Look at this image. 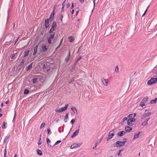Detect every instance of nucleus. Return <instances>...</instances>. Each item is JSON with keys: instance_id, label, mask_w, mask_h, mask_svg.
<instances>
[{"instance_id": "f257e3e1", "label": "nucleus", "mask_w": 157, "mask_h": 157, "mask_svg": "<svg viewBox=\"0 0 157 157\" xmlns=\"http://www.w3.org/2000/svg\"><path fill=\"white\" fill-rule=\"evenodd\" d=\"M56 27L57 23L55 21H54L53 22L51 29L49 31V33H52L55 30Z\"/></svg>"}, {"instance_id": "f03ea898", "label": "nucleus", "mask_w": 157, "mask_h": 157, "mask_svg": "<svg viewBox=\"0 0 157 157\" xmlns=\"http://www.w3.org/2000/svg\"><path fill=\"white\" fill-rule=\"evenodd\" d=\"M157 82V79L156 78H152L150 80L148 81L147 83L148 85H151L156 83Z\"/></svg>"}, {"instance_id": "7ed1b4c3", "label": "nucleus", "mask_w": 157, "mask_h": 157, "mask_svg": "<svg viewBox=\"0 0 157 157\" xmlns=\"http://www.w3.org/2000/svg\"><path fill=\"white\" fill-rule=\"evenodd\" d=\"M82 144V143H75L72 144L70 147V148L71 149L76 148L78 147H79Z\"/></svg>"}, {"instance_id": "20e7f679", "label": "nucleus", "mask_w": 157, "mask_h": 157, "mask_svg": "<svg viewBox=\"0 0 157 157\" xmlns=\"http://www.w3.org/2000/svg\"><path fill=\"white\" fill-rule=\"evenodd\" d=\"M114 134L113 133H111V132H109L108 134V136L107 138V141H108L113 137L114 136Z\"/></svg>"}, {"instance_id": "39448f33", "label": "nucleus", "mask_w": 157, "mask_h": 157, "mask_svg": "<svg viewBox=\"0 0 157 157\" xmlns=\"http://www.w3.org/2000/svg\"><path fill=\"white\" fill-rule=\"evenodd\" d=\"M151 114V112H148L145 113L143 115L141 118V119H143L145 118V117L149 116Z\"/></svg>"}, {"instance_id": "423d86ee", "label": "nucleus", "mask_w": 157, "mask_h": 157, "mask_svg": "<svg viewBox=\"0 0 157 157\" xmlns=\"http://www.w3.org/2000/svg\"><path fill=\"white\" fill-rule=\"evenodd\" d=\"M49 19H46L44 21V25L46 29H47L49 25Z\"/></svg>"}, {"instance_id": "0eeeda50", "label": "nucleus", "mask_w": 157, "mask_h": 157, "mask_svg": "<svg viewBox=\"0 0 157 157\" xmlns=\"http://www.w3.org/2000/svg\"><path fill=\"white\" fill-rule=\"evenodd\" d=\"M71 57V52L70 51V50H69V52L67 54V56L65 59V61L66 62H68L69 61V59H70Z\"/></svg>"}, {"instance_id": "6e6552de", "label": "nucleus", "mask_w": 157, "mask_h": 157, "mask_svg": "<svg viewBox=\"0 0 157 157\" xmlns=\"http://www.w3.org/2000/svg\"><path fill=\"white\" fill-rule=\"evenodd\" d=\"M150 118H148L145 119L142 123L141 125L143 126H145L147 125L148 123L147 122L149 120Z\"/></svg>"}, {"instance_id": "1a4fd4ad", "label": "nucleus", "mask_w": 157, "mask_h": 157, "mask_svg": "<svg viewBox=\"0 0 157 157\" xmlns=\"http://www.w3.org/2000/svg\"><path fill=\"white\" fill-rule=\"evenodd\" d=\"M115 144L117 147L123 146L121 141H117L115 143Z\"/></svg>"}, {"instance_id": "9d476101", "label": "nucleus", "mask_w": 157, "mask_h": 157, "mask_svg": "<svg viewBox=\"0 0 157 157\" xmlns=\"http://www.w3.org/2000/svg\"><path fill=\"white\" fill-rule=\"evenodd\" d=\"M75 66L74 64L71 65L68 70L70 72H72L74 71Z\"/></svg>"}, {"instance_id": "9b49d317", "label": "nucleus", "mask_w": 157, "mask_h": 157, "mask_svg": "<svg viewBox=\"0 0 157 157\" xmlns=\"http://www.w3.org/2000/svg\"><path fill=\"white\" fill-rule=\"evenodd\" d=\"M10 134H8L5 137V138L3 141V143H6L10 138Z\"/></svg>"}, {"instance_id": "f8f14e48", "label": "nucleus", "mask_w": 157, "mask_h": 157, "mask_svg": "<svg viewBox=\"0 0 157 157\" xmlns=\"http://www.w3.org/2000/svg\"><path fill=\"white\" fill-rule=\"evenodd\" d=\"M79 129H77L73 133V135L71 136V137L72 138H73L76 136L77 135H78V133L79 132Z\"/></svg>"}, {"instance_id": "ddd939ff", "label": "nucleus", "mask_w": 157, "mask_h": 157, "mask_svg": "<svg viewBox=\"0 0 157 157\" xmlns=\"http://www.w3.org/2000/svg\"><path fill=\"white\" fill-rule=\"evenodd\" d=\"M29 50H25L24 52V55L22 56V57L24 58L25 57L28 56L29 54Z\"/></svg>"}, {"instance_id": "4468645a", "label": "nucleus", "mask_w": 157, "mask_h": 157, "mask_svg": "<svg viewBox=\"0 0 157 157\" xmlns=\"http://www.w3.org/2000/svg\"><path fill=\"white\" fill-rule=\"evenodd\" d=\"M125 133L126 132L124 131L119 132L117 133V135L119 136H123L124 135Z\"/></svg>"}, {"instance_id": "2eb2a0df", "label": "nucleus", "mask_w": 157, "mask_h": 157, "mask_svg": "<svg viewBox=\"0 0 157 157\" xmlns=\"http://www.w3.org/2000/svg\"><path fill=\"white\" fill-rule=\"evenodd\" d=\"M132 130V128H131L129 126H127L125 128V130L127 132H130Z\"/></svg>"}, {"instance_id": "dca6fc26", "label": "nucleus", "mask_w": 157, "mask_h": 157, "mask_svg": "<svg viewBox=\"0 0 157 157\" xmlns=\"http://www.w3.org/2000/svg\"><path fill=\"white\" fill-rule=\"evenodd\" d=\"M102 82L105 85L107 86L108 84V81L107 80L104 78L101 79Z\"/></svg>"}, {"instance_id": "f3484780", "label": "nucleus", "mask_w": 157, "mask_h": 157, "mask_svg": "<svg viewBox=\"0 0 157 157\" xmlns=\"http://www.w3.org/2000/svg\"><path fill=\"white\" fill-rule=\"evenodd\" d=\"M69 105L68 104H66L65 105V106L64 107H62L60 108L61 109V110L62 112H63L65 110H66L67 109V107Z\"/></svg>"}, {"instance_id": "a211bd4d", "label": "nucleus", "mask_w": 157, "mask_h": 157, "mask_svg": "<svg viewBox=\"0 0 157 157\" xmlns=\"http://www.w3.org/2000/svg\"><path fill=\"white\" fill-rule=\"evenodd\" d=\"M82 57L81 56H79L77 58V59L75 60L74 64H73L75 66L77 62L79 61L80 60L82 59Z\"/></svg>"}, {"instance_id": "6ab92c4d", "label": "nucleus", "mask_w": 157, "mask_h": 157, "mask_svg": "<svg viewBox=\"0 0 157 157\" xmlns=\"http://www.w3.org/2000/svg\"><path fill=\"white\" fill-rule=\"evenodd\" d=\"M42 50H41V52H45L48 50L47 48L45 45H43L42 46Z\"/></svg>"}, {"instance_id": "aec40b11", "label": "nucleus", "mask_w": 157, "mask_h": 157, "mask_svg": "<svg viewBox=\"0 0 157 157\" xmlns=\"http://www.w3.org/2000/svg\"><path fill=\"white\" fill-rule=\"evenodd\" d=\"M38 45H36L34 48V51L33 53V56L35 55L36 54L37 51V48H38Z\"/></svg>"}, {"instance_id": "412c9836", "label": "nucleus", "mask_w": 157, "mask_h": 157, "mask_svg": "<svg viewBox=\"0 0 157 157\" xmlns=\"http://www.w3.org/2000/svg\"><path fill=\"white\" fill-rule=\"evenodd\" d=\"M140 132H139L138 133L135 134L133 139H134L138 138L139 136V134L140 133Z\"/></svg>"}, {"instance_id": "4be33fe9", "label": "nucleus", "mask_w": 157, "mask_h": 157, "mask_svg": "<svg viewBox=\"0 0 157 157\" xmlns=\"http://www.w3.org/2000/svg\"><path fill=\"white\" fill-rule=\"evenodd\" d=\"M71 110L73 111V112L75 113H78L75 107H71Z\"/></svg>"}, {"instance_id": "5701e85b", "label": "nucleus", "mask_w": 157, "mask_h": 157, "mask_svg": "<svg viewBox=\"0 0 157 157\" xmlns=\"http://www.w3.org/2000/svg\"><path fill=\"white\" fill-rule=\"evenodd\" d=\"M157 101V98H155L154 100H151L150 102V104H155Z\"/></svg>"}, {"instance_id": "b1692460", "label": "nucleus", "mask_w": 157, "mask_h": 157, "mask_svg": "<svg viewBox=\"0 0 157 157\" xmlns=\"http://www.w3.org/2000/svg\"><path fill=\"white\" fill-rule=\"evenodd\" d=\"M127 123V124L129 126H131L132 124V122L130 119L128 120Z\"/></svg>"}, {"instance_id": "393cba45", "label": "nucleus", "mask_w": 157, "mask_h": 157, "mask_svg": "<svg viewBox=\"0 0 157 157\" xmlns=\"http://www.w3.org/2000/svg\"><path fill=\"white\" fill-rule=\"evenodd\" d=\"M136 115V113H132V114H130L128 115V117H129V118H134Z\"/></svg>"}, {"instance_id": "a878e982", "label": "nucleus", "mask_w": 157, "mask_h": 157, "mask_svg": "<svg viewBox=\"0 0 157 157\" xmlns=\"http://www.w3.org/2000/svg\"><path fill=\"white\" fill-rule=\"evenodd\" d=\"M54 15L51 14L49 19H49V21L51 22L54 19Z\"/></svg>"}, {"instance_id": "bb28decb", "label": "nucleus", "mask_w": 157, "mask_h": 157, "mask_svg": "<svg viewBox=\"0 0 157 157\" xmlns=\"http://www.w3.org/2000/svg\"><path fill=\"white\" fill-rule=\"evenodd\" d=\"M37 154L41 156L43 154L42 151L39 149H37Z\"/></svg>"}, {"instance_id": "cd10ccee", "label": "nucleus", "mask_w": 157, "mask_h": 157, "mask_svg": "<svg viewBox=\"0 0 157 157\" xmlns=\"http://www.w3.org/2000/svg\"><path fill=\"white\" fill-rule=\"evenodd\" d=\"M55 33H54L53 34L50 35L49 36V38L51 39H52L54 38L55 36Z\"/></svg>"}, {"instance_id": "c85d7f7f", "label": "nucleus", "mask_w": 157, "mask_h": 157, "mask_svg": "<svg viewBox=\"0 0 157 157\" xmlns=\"http://www.w3.org/2000/svg\"><path fill=\"white\" fill-rule=\"evenodd\" d=\"M7 124V123L6 122H4L2 125V128L3 129L6 128L7 127V126H6V125Z\"/></svg>"}, {"instance_id": "c756f323", "label": "nucleus", "mask_w": 157, "mask_h": 157, "mask_svg": "<svg viewBox=\"0 0 157 157\" xmlns=\"http://www.w3.org/2000/svg\"><path fill=\"white\" fill-rule=\"evenodd\" d=\"M74 40V38L72 36L69 37V42H72Z\"/></svg>"}, {"instance_id": "7c9ffc66", "label": "nucleus", "mask_w": 157, "mask_h": 157, "mask_svg": "<svg viewBox=\"0 0 157 157\" xmlns=\"http://www.w3.org/2000/svg\"><path fill=\"white\" fill-rule=\"evenodd\" d=\"M38 78H35L33 79L32 82L33 83H35L38 82Z\"/></svg>"}, {"instance_id": "2f4dec72", "label": "nucleus", "mask_w": 157, "mask_h": 157, "mask_svg": "<svg viewBox=\"0 0 157 157\" xmlns=\"http://www.w3.org/2000/svg\"><path fill=\"white\" fill-rule=\"evenodd\" d=\"M32 67V63H31L27 67V68L26 70L27 71H29Z\"/></svg>"}, {"instance_id": "473e14b6", "label": "nucleus", "mask_w": 157, "mask_h": 157, "mask_svg": "<svg viewBox=\"0 0 157 157\" xmlns=\"http://www.w3.org/2000/svg\"><path fill=\"white\" fill-rule=\"evenodd\" d=\"M29 91L28 90L25 89L24 90V94H27L29 93Z\"/></svg>"}, {"instance_id": "72a5a7b5", "label": "nucleus", "mask_w": 157, "mask_h": 157, "mask_svg": "<svg viewBox=\"0 0 157 157\" xmlns=\"http://www.w3.org/2000/svg\"><path fill=\"white\" fill-rule=\"evenodd\" d=\"M148 99V97H147V98H144L142 99L141 101L144 102V103H145L147 102V100Z\"/></svg>"}, {"instance_id": "f704fd0d", "label": "nucleus", "mask_w": 157, "mask_h": 157, "mask_svg": "<svg viewBox=\"0 0 157 157\" xmlns=\"http://www.w3.org/2000/svg\"><path fill=\"white\" fill-rule=\"evenodd\" d=\"M23 64H20L18 67V68L19 69H21L23 67Z\"/></svg>"}, {"instance_id": "c9c22d12", "label": "nucleus", "mask_w": 157, "mask_h": 157, "mask_svg": "<svg viewBox=\"0 0 157 157\" xmlns=\"http://www.w3.org/2000/svg\"><path fill=\"white\" fill-rule=\"evenodd\" d=\"M56 112V113H61L62 112V111L61 110V108H59V109H56L55 110Z\"/></svg>"}, {"instance_id": "e433bc0d", "label": "nucleus", "mask_w": 157, "mask_h": 157, "mask_svg": "<svg viewBox=\"0 0 157 157\" xmlns=\"http://www.w3.org/2000/svg\"><path fill=\"white\" fill-rule=\"evenodd\" d=\"M68 113H67L66 114V116H65L64 117V120H67V119H68Z\"/></svg>"}, {"instance_id": "4c0bfd02", "label": "nucleus", "mask_w": 157, "mask_h": 157, "mask_svg": "<svg viewBox=\"0 0 157 157\" xmlns=\"http://www.w3.org/2000/svg\"><path fill=\"white\" fill-rule=\"evenodd\" d=\"M140 106H142V107H143V106H144L145 105V103L144 102L141 101L140 102Z\"/></svg>"}, {"instance_id": "58836bf2", "label": "nucleus", "mask_w": 157, "mask_h": 157, "mask_svg": "<svg viewBox=\"0 0 157 157\" xmlns=\"http://www.w3.org/2000/svg\"><path fill=\"white\" fill-rule=\"evenodd\" d=\"M45 123H42L40 125V129H42V128L45 125Z\"/></svg>"}, {"instance_id": "ea45409f", "label": "nucleus", "mask_w": 157, "mask_h": 157, "mask_svg": "<svg viewBox=\"0 0 157 157\" xmlns=\"http://www.w3.org/2000/svg\"><path fill=\"white\" fill-rule=\"evenodd\" d=\"M51 40V39H50L49 38H48V39H47L48 42V44H51V43H52V40Z\"/></svg>"}, {"instance_id": "a19ab883", "label": "nucleus", "mask_w": 157, "mask_h": 157, "mask_svg": "<svg viewBox=\"0 0 157 157\" xmlns=\"http://www.w3.org/2000/svg\"><path fill=\"white\" fill-rule=\"evenodd\" d=\"M118 70H119L118 67V66L117 65L116 66V68H115V71H116V72L118 73V72H119Z\"/></svg>"}, {"instance_id": "79ce46f5", "label": "nucleus", "mask_w": 157, "mask_h": 157, "mask_svg": "<svg viewBox=\"0 0 157 157\" xmlns=\"http://www.w3.org/2000/svg\"><path fill=\"white\" fill-rule=\"evenodd\" d=\"M47 130L48 134L49 135L51 134L52 132L50 131V128H48Z\"/></svg>"}, {"instance_id": "37998d69", "label": "nucleus", "mask_w": 157, "mask_h": 157, "mask_svg": "<svg viewBox=\"0 0 157 157\" xmlns=\"http://www.w3.org/2000/svg\"><path fill=\"white\" fill-rule=\"evenodd\" d=\"M47 142L48 145H49V144L51 143V141L48 138H47Z\"/></svg>"}, {"instance_id": "c03bdc74", "label": "nucleus", "mask_w": 157, "mask_h": 157, "mask_svg": "<svg viewBox=\"0 0 157 157\" xmlns=\"http://www.w3.org/2000/svg\"><path fill=\"white\" fill-rule=\"evenodd\" d=\"M75 80V79L74 78H72L71 80H70L69 82V83L70 84L72 82L74 81Z\"/></svg>"}, {"instance_id": "a18cd8bd", "label": "nucleus", "mask_w": 157, "mask_h": 157, "mask_svg": "<svg viewBox=\"0 0 157 157\" xmlns=\"http://www.w3.org/2000/svg\"><path fill=\"white\" fill-rule=\"evenodd\" d=\"M123 151V149H121V150H119V152H118V156H121V152L122 151Z\"/></svg>"}, {"instance_id": "49530a36", "label": "nucleus", "mask_w": 157, "mask_h": 157, "mask_svg": "<svg viewBox=\"0 0 157 157\" xmlns=\"http://www.w3.org/2000/svg\"><path fill=\"white\" fill-rule=\"evenodd\" d=\"M75 121V119H72L71 121V123L72 124H73L74 123Z\"/></svg>"}, {"instance_id": "de8ad7c7", "label": "nucleus", "mask_w": 157, "mask_h": 157, "mask_svg": "<svg viewBox=\"0 0 157 157\" xmlns=\"http://www.w3.org/2000/svg\"><path fill=\"white\" fill-rule=\"evenodd\" d=\"M15 54H12L11 55L10 57L11 59H13L15 58Z\"/></svg>"}, {"instance_id": "09e8293b", "label": "nucleus", "mask_w": 157, "mask_h": 157, "mask_svg": "<svg viewBox=\"0 0 157 157\" xmlns=\"http://www.w3.org/2000/svg\"><path fill=\"white\" fill-rule=\"evenodd\" d=\"M16 116V111H15V113L14 114V117H13V121H12L13 122H14V120L15 119Z\"/></svg>"}, {"instance_id": "8fccbe9b", "label": "nucleus", "mask_w": 157, "mask_h": 157, "mask_svg": "<svg viewBox=\"0 0 157 157\" xmlns=\"http://www.w3.org/2000/svg\"><path fill=\"white\" fill-rule=\"evenodd\" d=\"M41 140V138H39V140H38V144L39 145H40L42 144V142L40 141Z\"/></svg>"}, {"instance_id": "3c124183", "label": "nucleus", "mask_w": 157, "mask_h": 157, "mask_svg": "<svg viewBox=\"0 0 157 157\" xmlns=\"http://www.w3.org/2000/svg\"><path fill=\"white\" fill-rule=\"evenodd\" d=\"M130 120H131V121H132V122H134L135 120H136V119L135 118H130Z\"/></svg>"}, {"instance_id": "603ef678", "label": "nucleus", "mask_w": 157, "mask_h": 157, "mask_svg": "<svg viewBox=\"0 0 157 157\" xmlns=\"http://www.w3.org/2000/svg\"><path fill=\"white\" fill-rule=\"evenodd\" d=\"M61 141V140H58L57 141L56 143H55L54 145H56L59 144V143H60Z\"/></svg>"}, {"instance_id": "864d4df0", "label": "nucleus", "mask_w": 157, "mask_h": 157, "mask_svg": "<svg viewBox=\"0 0 157 157\" xmlns=\"http://www.w3.org/2000/svg\"><path fill=\"white\" fill-rule=\"evenodd\" d=\"M63 16L62 14L61 15V17H60V19L62 22H63Z\"/></svg>"}, {"instance_id": "5fc2aeb1", "label": "nucleus", "mask_w": 157, "mask_h": 157, "mask_svg": "<svg viewBox=\"0 0 157 157\" xmlns=\"http://www.w3.org/2000/svg\"><path fill=\"white\" fill-rule=\"evenodd\" d=\"M9 11H10V10H9L7 11V20H8L9 18Z\"/></svg>"}, {"instance_id": "6e6d98bb", "label": "nucleus", "mask_w": 157, "mask_h": 157, "mask_svg": "<svg viewBox=\"0 0 157 157\" xmlns=\"http://www.w3.org/2000/svg\"><path fill=\"white\" fill-rule=\"evenodd\" d=\"M25 62V60L24 59H22L21 62V64H23Z\"/></svg>"}, {"instance_id": "4d7b16f0", "label": "nucleus", "mask_w": 157, "mask_h": 157, "mask_svg": "<svg viewBox=\"0 0 157 157\" xmlns=\"http://www.w3.org/2000/svg\"><path fill=\"white\" fill-rule=\"evenodd\" d=\"M98 143V141H97V143L95 144V146H94V147H93V149H95V148H96V147L97 146Z\"/></svg>"}, {"instance_id": "13d9d810", "label": "nucleus", "mask_w": 157, "mask_h": 157, "mask_svg": "<svg viewBox=\"0 0 157 157\" xmlns=\"http://www.w3.org/2000/svg\"><path fill=\"white\" fill-rule=\"evenodd\" d=\"M42 67L43 69H44L45 68V66L44 64H42Z\"/></svg>"}, {"instance_id": "bf43d9fd", "label": "nucleus", "mask_w": 157, "mask_h": 157, "mask_svg": "<svg viewBox=\"0 0 157 157\" xmlns=\"http://www.w3.org/2000/svg\"><path fill=\"white\" fill-rule=\"evenodd\" d=\"M55 11H54V10H53V11L51 12V14H52V15H55Z\"/></svg>"}, {"instance_id": "052dcab7", "label": "nucleus", "mask_w": 157, "mask_h": 157, "mask_svg": "<svg viewBox=\"0 0 157 157\" xmlns=\"http://www.w3.org/2000/svg\"><path fill=\"white\" fill-rule=\"evenodd\" d=\"M127 119V117H124L123 119V122H124V121L126 120Z\"/></svg>"}, {"instance_id": "680f3d73", "label": "nucleus", "mask_w": 157, "mask_h": 157, "mask_svg": "<svg viewBox=\"0 0 157 157\" xmlns=\"http://www.w3.org/2000/svg\"><path fill=\"white\" fill-rule=\"evenodd\" d=\"M66 1V0H65L62 3V6L64 7L65 5V2Z\"/></svg>"}, {"instance_id": "e2e57ef3", "label": "nucleus", "mask_w": 157, "mask_h": 157, "mask_svg": "<svg viewBox=\"0 0 157 157\" xmlns=\"http://www.w3.org/2000/svg\"><path fill=\"white\" fill-rule=\"evenodd\" d=\"M115 129H114L113 130H112L110 132H111V133H114L115 132Z\"/></svg>"}, {"instance_id": "0e129e2a", "label": "nucleus", "mask_w": 157, "mask_h": 157, "mask_svg": "<svg viewBox=\"0 0 157 157\" xmlns=\"http://www.w3.org/2000/svg\"><path fill=\"white\" fill-rule=\"evenodd\" d=\"M102 138H103V137L101 136V138L100 139V140H99L98 141V144H99L101 140H102Z\"/></svg>"}, {"instance_id": "69168bd1", "label": "nucleus", "mask_w": 157, "mask_h": 157, "mask_svg": "<svg viewBox=\"0 0 157 157\" xmlns=\"http://www.w3.org/2000/svg\"><path fill=\"white\" fill-rule=\"evenodd\" d=\"M64 7L62 6V7L61 10V11H64Z\"/></svg>"}, {"instance_id": "338daca9", "label": "nucleus", "mask_w": 157, "mask_h": 157, "mask_svg": "<svg viewBox=\"0 0 157 157\" xmlns=\"http://www.w3.org/2000/svg\"><path fill=\"white\" fill-rule=\"evenodd\" d=\"M70 3H68V4H67V8H69L70 7Z\"/></svg>"}, {"instance_id": "774afa93", "label": "nucleus", "mask_w": 157, "mask_h": 157, "mask_svg": "<svg viewBox=\"0 0 157 157\" xmlns=\"http://www.w3.org/2000/svg\"><path fill=\"white\" fill-rule=\"evenodd\" d=\"M126 142V141H121L122 144L123 145V146L125 144V143Z\"/></svg>"}]
</instances>
